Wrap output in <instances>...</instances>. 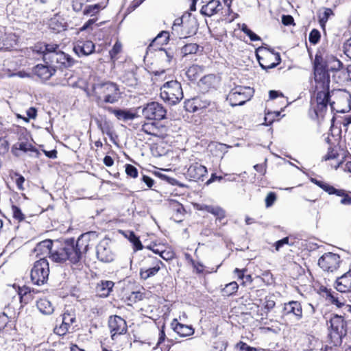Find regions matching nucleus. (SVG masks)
I'll list each match as a JSON object with an SVG mask.
<instances>
[{
	"label": "nucleus",
	"instance_id": "57",
	"mask_svg": "<svg viewBox=\"0 0 351 351\" xmlns=\"http://www.w3.org/2000/svg\"><path fill=\"white\" fill-rule=\"evenodd\" d=\"M280 112H268L265 117V121H268V123H267V125L271 124L274 121V119L271 118V117H272L274 114L276 117H278V116H280Z\"/></svg>",
	"mask_w": 351,
	"mask_h": 351
},
{
	"label": "nucleus",
	"instance_id": "22",
	"mask_svg": "<svg viewBox=\"0 0 351 351\" xmlns=\"http://www.w3.org/2000/svg\"><path fill=\"white\" fill-rule=\"evenodd\" d=\"M171 326L180 337H187L194 333V329L191 326L180 324L176 319L171 322Z\"/></svg>",
	"mask_w": 351,
	"mask_h": 351
},
{
	"label": "nucleus",
	"instance_id": "55",
	"mask_svg": "<svg viewBox=\"0 0 351 351\" xmlns=\"http://www.w3.org/2000/svg\"><path fill=\"white\" fill-rule=\"evenodd\" d=\"M339 196L342 197V199L340 201L341 204H344V205H350L351 204V197L346 193V191L344 190H343V195H339Z\"/></svg>",
	"mask_w": 351,
	"mask_h": 351
},
{
	"label": "nucleus",
	"instance_id": "36",
	"mask_svg": "<svg viewBox=\"0 0 351 351\" xmlns=\"http://www.w3.org/2000/svg\"><path fill=\"white\" fill-rule=\"evenodd\" d=\"M141 130L147 134L156 136L158 128L155 123H145L142 125Z\"/></svg>",
	"mask_w": 351,
	"mask_h": 351
},
{
	"label": "nucleus",
	"instance_id": "54",
	"mask_svg": "<svg viewBox=\"0 0 351 351\" xmlns=\"http://www.w3.org/2000/svg\"><path fill=\"white\" fill-rule=\"evenodd\" d=\"M8 150V143L4 138H0V154H3Z\"/></svg>",
	"mask_w": 351,
	"mask_h": 351
},
{
	"label": "nucleus",
	"instance_id": "37",
	"mask_svg": "<svg viewBox=\"0 0 351 351\" xmlns=\"http://www.w3.org/2000/svg\"><path fill=\"white\" fill-rule=\"evenodd\" d=\"M320 188L324 191L327 192L328 194H335L336 195H343V190L342 189H336L332 186L329 185L328 184L322 182L320 186Z\"/></svg>",
	"mask_w": 351,
	"mask_h": 351
},
{
	"label": "nucleus",
	"instance_id": "51",
	"mask_svg": "<svg viewBox=\"0 0 351 351\" xmlns=\"http://www.w3.org/2000/svg\"><path fill=\"white\" fill-rule=\"evenodd\" d=\"M174 253L170 250L164 249L160 257L165 261H170L174 258Z\"/></svg>",
	"mask_w": 351,
	"mask_h": 351
},
{
	"label": "nucleus",
	"instance_id": "3",
	"mask_svg": "<svg viewBox=\"0 0 351 351\" xmlns=\"http://www.w3.org/2000/svg\"><path fill=\"white\" fill-rule=\"evenodd\" d=\"M314 79L317 91L315 112L319 116L326 111L328 102L330 77L328 71L317 69L314 71Z\"/></svg>",
	"mask_w": 351,
	"mask_h": 351
},
{
	"label": "nucleus",
	"instance_id": "20",
	"mask_svg": "<svg viewBox=\"0 0 351 351\" xmlns=\"http://www.w3.org/2000/svg\"><path fill=\"white\" fill-rule=\"evenodd\" d=\"M107 110L113 114L118 120L127 122L136 118L138 116L136 113L130 110L115 109L112 107H108Z\"/></svg>",
	"mask_w": 351,
	"mask_h": 351
},
{
	"label": "nucleus",
	"instance_id": "13",
	"mask_svg": "<svg viewBox=\"0 0 351 351\" xmlns=\"http://www.w3.org/2000/svg\"><path fill=\"white\" fill-rule=\"evenodd\" d=\"M108 327L111 333L112 340L115 339L117 335L124 334L127 331L125 321L120 316H110L108 320Z\"/></svg>",
	"mask_w": 351,
	"mask_h": 351
},
{
	"label": "nucleus",
	"instance_id": "14",
	"mask_svg": "<svg viewBox=\"0 0 351 351\" xmlns=\"http://www.w3.org/2000/svg\"><path fill=\"white\" fill-rule=\"evenodd\" d=\"M283 317H291L296 321H299L302 317V308L301 304L298 301H290L285 303L282 310Z\"/></svg>",
	"mask_w": 351,
	"mask_h": 351
},
{
	"label": "nucleus",
	"instance_id": "38",
	"mask_svg": "<svg viewBox=\"0 0 351 351\" xmlns=\"http://www.w3.org/2000/svg\"><path fill=\"white\" fill-rule=\"evenodd\" d=\"M216 216L217 219H222L226 217V213L223 209L219 206H215L210 205L208 212Z\"/></svg>",
	"mask_w": 351,
	"mask_h": 351
},
{
	"label": "nucleus",
	"instance_id": "5",
	"mask_svg": "<svg viewBox=\"0 0 351 351\" xmlns=\"http://www.w3.org/2000/svg\"><path fill=\"white\" fill-rule=\"evenodd\" d=\"M328 104L337 112H347L351 109V95L344 90H333L329 94Z\"/></svg>",
	"mask_w": 351,
	"mask_h": 351
},
{
	"label": "nucleus",
	"instance_id": "26",
	"mask_svg": "<svg viewBox=\"0 0 351 351\" xmlns=\"http://www.w3.org/2000/svg\"><path fill=\"white\" fill-rule=\"evenodd\" d=\"M36 306L40 312L45 315H51L54 310L51 302L46 298L38 300Z\"/></svg>",
	"mask_w": 351,
	"mask_h": 351
},
{
	"label": "nucleus",
	"instance_id": "16",
	"mask_svg": "<svg viewBox=\"0 0 351 351\" xmlns=\"http://www.w3.org/2000/svg\"><path fill=\"white\" fill-rule=\"evenodd\" d=\"M95 44L90 40H77L73 47V51L79 57L88 56L95 51Z\"/></svg>",
	"mask_w": 351,
	"mask_h": 351
},
{
	"label": "nucleus",
	"instance_id": "28",
	"mask_svg": "<svg viewBox=\"0 0 351 351\" xmlns=\"http://www.w3.org/2000/svg\"><path fill=\"white\" fill-rule=\"evenodd\" d=\"M14 148L24 152H32L38 154L37 149L32 146V143L23 139H20L17 143H16L14 145Z\"/></svg>",
	"mask_w": 351,
	"mask_h": 351
},
{
	"label": "nucleus",
	"instance_id": "62",
	"mask_svg": "<svg viewBox=\"0 0 351 351\" xmlns=\"http://www.w3.org/2000/svg\"><path fill=\"white\" fill-rule=\"evenodd\" d=\"M275 304L276 303L273 300L266 299L264 306L267 311H270L275 306Z\"/></svg>",
	"mask_w": 351,
	"mask_h": 351
},
{
	"label": "nucleus",
	"instance_id": "50",
	"mask_svg": "<svg viewBox=\"0 0 351 351\" xmlns=\"http://www.w3.org/2000/svg\"><path fill=\"white\" fill-rule=\"evenodd\" d=\"M73 9L75 12H80L85 3V0H71Z\"/></svg>",
	"mask_w": 351,
	"mask_h": 351
},
{
	"label": "nucleus",
	"instance_id": "34",
	"mask_svg": "<svg viewBox=\"0 0 351 351\" xmlns=\"http://www.w3.org/2000/svg\"><path fill=\"white\" fill-rule=\"evenodd\" d=\"M338 295L339 294L337 293H332L330 291L328 292L326 294L327 299L332 304H335L337 307L340 308L345 304V301L343 299H340Z\"/></svg>",
	"mask_w": 351,
	"mask_h": 351
},
{
	"label": "nucleus",
	"instance_id": "52",
	"mask_svg": "<svg viewBox=\"0 0 351 351\" xmlns=\"http://www.w3.org/2000/svg\"><path fill=\"white\" fill-rule=\"evenodd\" d=\"M70 330L71 329L62 324L58 328H55V332L57 335L62 336L65 335L67 332H69Z\"/></svg>",
	"mask_w": 351,
	"mask_h": 351
},
{
	"label": "nucleus",
	"instance_id": "4",
	"mask_svg": "<svg viewBox=\"0 0 351 351\" xmlns=\"http://www.w3.org/2000/svg\"><path fill=\"white\" fill-rule=\"evenodd\" d=\"M93 92V97L99 106L104 104L117 103L121 98L118 85L111 82L95 84Z\"/></svg>",
	"mask_w": 351,
	"mask_h": 351
},
{
	"label": "nucleus",
	"instance_id": "42",
	"mask_svg": "<svg viewBox=\"0 0 351 351\" xmlns=\"http://www.w3.org/2000/svg\"><path fill=\"white\" fill-rule=\"evenodd\" d=\"M13 217L19 221H22L25 219V215L22 213L20 208L15 205L11 207Z\"/></svg>",
	"mask_w": 351,
	"mask_h": 351
},
{
	"label": "nucleus",
	"instance_id": "43",
	"mask_svg": "<svg viewBox=\"0 0 351 351\" xmlns=\"http://www.w3.org/2000/svg\"><path fill=\"white\" fill-rule=\"evenodd\" d=\"M320 37V32L317 29H313L309 34L308 40L311 43L315 45L319 41Z\"/></svg>",
	"mask_w": 351,
	"mask_h": 351
},
{
	"label": "nucleus",
	"instance_id": "17",
	"mask_svg": "<svg viewBox=\"0 0 351 351\" xmlns=\"http://www.w3.org/2000/svg\"><path fill=\"white\" fill-rule=\"evenodd\" d=\"M56 69L53 66L38 64L33 68V73L43 81L48 80L56 73Z\"/></svg>",
	"mask_w": 351,
	"mask_h": 351
},
{
	"label": "nucleus",
	"instance_id": "25",
	"mask_svg": "<svg viewBox=\"0 0 351 351\" xmlns=\"http://www.w3.org/2000/svg\"><path fill=\"white\" fill-rule=\"evenodd\" d=\"M333 15L334 12L330 8H323L322 10H319L317 13L319 23L324 30L325 29L326 24L329 18Z\"/></svg>",
	"mask_w": 351,
	"mask_h": 351
},
{
	"label": "nucleus",
	"instance_id": "47",
	"mask_svg": "<svg viewBox=\"0 0 351 351\" xmlns=\"http://www.w3.org/2000/svg\"><path fill=\"white\" fill-rule=\"evenodd\" d=\"M339 157L337 151L332 148H329L328 153L323 157L324 160H335Z\"/></svg>",
	"mask_w": 351,
	"mask_h": 351
},
{
	"label": "nucleus",
	"instance_id": "58",
	"mask_svg": "<svg viewBox=\"0 0 351 351\" xmlns=\"http://www.w3.org/2000/svg\"><path fill=\"white\" fill-rule=\"evenodd\" d=\"M344 52L351 59V38L344 44Z\"/></svg>",
	"mask_w": 351,
	"mask_h": 351
},
{
	"label": "nucleus",
	"instance_id": "7",
	"mask_svg": "<svg viewBox=\"0 0 351 351\" xmlns=\"http://www.w3.org/2000/svg\"><path fill=\"white\" fill-rule=\"evenodd\" d=\"M160 97L170 105H175L183 98L181 84L176 80H171L163 84L160 88Z\"/></svg>",
	"mask_w": 351,
	"mask_h": 351
},
{
	"label": "nucleus",
	"instance_id": "41",
	"mask_svg": "<svg viewBox=\"0 0 351 351\" xmlns=\"http://www.w3.org/2000/svg\"><path fill=\"white\" fill-rule=\"evenodd\" d=\"M317 69H326V60L324 61L321 55L316 54L314 60V71Z\"/></svg>",
	"mask_w": 351,
	"mask_h": 351
},
{
	"label": "nucleus",
	"instance_id": "60",
	"mask_svg": "<svg viewBox=\"0 0 351 351\" xmlns=\"http://www.w3.org/2000/svg\"><path fill=\"white\" fill-rule=\"evenodd\" d=\"M282 22L285 25H289L293 23V18L290 15H283Z\"/></svg>",
	"mask_w": 351,
	"mask_h": 351
},
{
	"label": "nucleus",
	"instance_id": "2",
	"mask_svg": "<svg viewBox=\"0 0 351 351\" xmlns=\"http://www.w3.org/2000/svg\"><path fill=\"white\" fill-rule=\"evenodd\" d=\"M33 51L43 56V60L47 64L54 67L55 64L66 68L72 66L75 60L69 55L59 49V45L50 43H38L33 47Z\"/></svg>",
	"mask_w": 351,
	"mask_h": 351
},
{
	"label": "nucleus",
	"instance_id": "21",
	"mask_svg": "<svg viewBox=\"0 0 351 351\" xmlns=\"http://www.w3.org/2000/svg\"><path fill=\"white\" fill-rule=\"evenodd\" d=\"M222 9V5L219 0H210L207 4L203 5L200 10L202 14L212 16Z\"/></svg>",
	"mask_w": 351,
	"mask_h": 351
},
{
	"label": "nucleus",
	"instance_id": "8",
	"mask_svg": "<svg viewBox=\"0 0 351 351\" xmlns=\"http://www.w3.org/2000/svg\"><path fill=\"white\" fill-rule=\"evenodd\" d=\"M254 90L249 86H237L228 95L227 100L232 106L243 105L253 96Z\"/></svg>",
	"mask_w": 351,
	"mask_h": 351
},
{
	"label": "nucleus",
	"instance_id": "30",
	"mask_svg": "<svg viewBox=\"0 0 351 351\" xmlns=\"http://www.w3.org/2000/svg\"><path fill=\"white\" fill-rule=\"evenodd\" d=\"M202 71L203 66L193 64L189 67L186 72V75L190 80H195L200 75Z\"/></svg>",
	"mask_w": 351,
	"mask_h": 351
},
{
	"label": "nucleus",
	"instance_id": "44",
	"mask_svg": "<svg viewBox=\"0 0 351 351\" xmlns=\"http://www.w3.org/2000/svg\"><path fill=\"white\" fill-rule=\"evenodd\" d=\"M122 45L120 42L117 41L109 53L111 59H114L116 56L121 51Z\"/></svg>",
	"mask_w": 351,
	"mask_h": 351
},
{
	"label": "nucleus",
	"instance_id": "11",
	"mask_svg": "<svg viewBox=\"0 0 351 351\" xmlns=\"http://www.w3.org/2000/svg\"><path fill=\"white\" fill-rule=\"evenodd\" d=\"M340 256L332 252L324 254L318 260V265L324 271L333 272L336 271L340 265Z\"/></svg>",
	"mask_w": 351,
	"mask_h": 351
},
{
	"label": "nucleus",
	"instance_id": "12",
	"mask_svg": "<svg viewBox=\"0 0 351 351\" xmlns=\"http://www.w3.org/2000/svg\"><path fill=\"white\" fill-rule=\"evenodd\" d=\"M96 254L98 260L104 263L112 262L114 258V254L110 246V241L104 239L97 245Z\"/></svg>",
	"mask_w": 351,
	"mask_h": 351
},
{
	"label": "nucleus",
	"instance_id": "39",
	"mask_svg": "<svg viewBox=\"0 0 351 351\" xmlns=\"http://www.w3.org/2000/svg\"><path fill=\"white\" fill-rule=\"evenodd\" d=\"M171 207L176 212V217L178 219L176 220L178 221H182L180 217L184 215V208L183 206L177 202H173L171 203Z\"/></svg>",
	"mask_w": 351,
	"mask_h": 351
},
{
	"label": "nucleus",
	"instance_id": "63",
	"mask_svg": "<svg viewBox=\"0 0 351 351\" xmlns=\"http://www.w3.org/2000/svg\"><path fill=\"white\" fill-rule=\"evenodd\" d=\"M254 169L257 171L264 175L266 171L265 164H257L254 166Z\"/></svg>",
	"mask_w": 351,
	"mask_h": 351
},
{
	"label": "nucleus",
	"instance_id": "18",
	"mask_svg": "<svg viewBox=\"0 0 351 351\" xmlns=\"http://www.w3.org/2000/svg\"><path fill=\"white\" fill-rule=\"evenodd\" d=\"M207 173L206 167L198 162L193 163L188 168L186 175L191 180H201Z\"/></svg>",
	"mask_w": 351,
	"mask_h": 351
},
{
	"label": "nucleus",
	"instance_id": "29",
	"mask_svg": "<svg viewBox=\"0 0 351 351\" xmlns=\"http://www.w3.org/2000/svg\"><path fill=\"white\" fill-rule=\"evenodd\" d=\"M188 19L184 23V29L186 34H194L197 29V21L195 18H192L190 14L188 15Z\"/></svg>",
	"mask_w": 351,
	"mask_h": 351
},
{
	"label": "nucleus",
	"instance_id": "24",
	"mask_svg": "<svg viewBox=\"0 0 351 351\" xmlns=\"http://www.w3.org/2000/svg\"><path fill=\"white\" fill-rule=\"evenodd\" d=\"M76 322L75 312L73 309H66L62 315V324L71 328L74 329L73 324Z\"/></svg>",
	"mask_w": 351,
	"mask_h": 351
},
{
	"label": "nucleus",
	"instance_id": "32",
	"mask_svg": "<svg viewBox=\"0 0 351 351\" xmlns=\"http://www.w3.org/2000/svg\"><path fill=\"white\" fill-rule=\"evenodd\" d=\"M128 238L129 241L133 244L135 250H142L143 246L139 240V238L135 235L134 232L128 231L125 235Z\"/></svg>",
	"mask_w": 351,
	"mask_h": 351
},
{
	"label": "nucleus",
	"instance_id": "49",
	"mask_svg": "<svg viewBox=\"0 0 351 351\" xmlns=\"http://www.w3.org/2000/svg\"><path fill=\"white\" fill-rule=\"evenodd\" d=\"M239 351H258L256 348L248 346L247 343L240 341L237 344Z\"/></svg>",
	"mask_w": 351,
	"mask_h": 351
},
{
	"label": "nucleus",
	"instance_id": "40",
	"mask_svg": "<svg viewBox=\"0 0 351 351\" xmlns=\"http://www.w3.org/2000/svg\"><path fill=\"white\" fill-rule=\"evenodd\" d=\"M100 8L99 4L90 5L86 7L83 13L84 15L93 16L99 12Z\"/></svg>",
	"mask_w": 351,
	"mask_h": 351
},
{
	"label": "nucleus",
	"instance_id": "15",
	"mask_svg": "<svg viewBox=\"0 0 351 351\" xmlns=\"http://www.w3.org/2000/svg\"><path fill=\"white\" fill-rule=\"evenodd\" d=\"M153 265L152 267L149 268H141L140 270V276L143 280L155 276L160 269V265H163V263L159 259L148 256L146 261Z\"/></svg>",
	"mask_w": 351,
	"mask_h": 351
},
{
	"label": "nucleus",
	"instance_id": "10",
	"mask_svg": "<svg viewBox=\"0 0 351 351\" xmlns=\"http://www.w3.org/2000/svg\"><path fill=\"white\" fill-rule=\"evenodd\" d=\"M142 114L147 119L160 121L166 117L167 110L162 104L153 101L143 108Z\"/></svg>",
	"mask_w": 351,
	"mask_h": 351
},
{
	"label": "nucleus",
	"instance_id": "59",
	"mask_svg": "<svg viewBox=\"0 0 351 351\" xmlns=\"http://www.w3.org/2000/svg\"><path fill=\"white\" fill-rule=\"evenodd\" d=\"M26 114L29 119H34L37 115V110L35 108L31 107L26 111Z\"/></svg>",
	"mask_w": 351,
	"mask_h": 351
},
{
	"label": "nucleus",
	"instance_id": "33",
	"mask_svg": "<svg viewBox=\"0 0 351 351\" xmlns=\"http://www.w3.org/2000/svg\"><path fill=\"white\" fill-rule=\"evenodd\" d=\"M199 49V45L195 43L186 44L181 48V54L183 57L189 54H195Z\"/></svg>",
	"mask_w": 351,
	"mask_h": 351
},
{
	"label": "nucleus",
	"instance_id": "31",
	"mask_svg": "<svg viewBox=\"0 0 351 351\" xmlns=\"http://www.w3.org/2000/svg\"><path fill=\"white\" fill-rule=\"evenodd\" d=\"M158 56L162 61H165L167 63H170L173 58L174 52L171 49H169L167 50L165 49H160V50L158 52Z\"/></svg>",
	"mask_w": 351,
	"mask_h": 351
},
{
	"label": "nucleus",
	"instance_id": "35",
	"mask_svg": "<svg viewBox=\"0 0 351 351\" xmlns=\"http://www.w3.org/2000/svg\"><path fill=\"white\" fill-rule=\"evenodd\" d=\"M238 288L239 286L236 282H231L227 284L222 289V293L226 296L231 295L237 291Z\"/></svg>",
	"mask_w": 351,
	"mask_h": 351
},
{
	"label": "nucleus",
	"instance_id": "46",
	"mask_svg": "<svg viewBox=\"0 0 351 351\" xmlns=\"http://www.w3.org/2000/svg\"><path fill=\"white\" fill-rule=\"evenodd\" d=\"M143 295L140 291H133L129 295L128 300L131 302H136L143 299Z\"/></svg>",
	"mask_w": 351,
	"mask_h": 351
},
{
	"label": "nucleus",
	"instance_id": "45",
	"mask_svg": "<svg viewBox=\"0 0 351 351\" xmlns=\"http://www.w3.org/2000/svg\"><path fill=\"white\" fill-rule=\"evenodd\" d=\"M125 173L128 176L132 177V178H136L138 176V170L137 169L130 164H127L125 165Z\"/></svg>",
	"mask_w": 351,
	"mask_h": 351
},
{
	"label": "nucleus",
	"instance_id": "6",
	"mask_svg": "<svg viewBox=\"0 0 351 351\" xmlns=\"http://www.w3.org/2000/svg\"><path fill=\"white\" fill-rule=\"evenodd\" d=\"M328 328L329 337L333 346H340L343 337L347 334V326L344 318L338 315H333L329 320Z\"/></svg>",
	"mask_w": 351,
	"mask_h": 351
},
{
	"label": "nucleus",
	"instance_id": "27",
	"mask_svg": "<svg viewBox=\"0 0 351 351\" xmlns=\"http://www.w3.org/2000/svg\"><path fill=\"white\" fill-rule=\"evenodd\" d=\"M343 63L333 56H327L326 70L338 71L343 68Z\"/></svg>",
	"mask_w": 351,
	"mask_h": 351
},
{
	"label": "nucleus",
	"instance_id": "61",
	"mask_svg": "<svg viewBox=\"0 0 351 351\" xmlns=\"http://www.w3.org/2000/svg\"><path fill=\"white\" fill-rule=\"evenodd\" d=\"M142 181L147 185V187L151 188L154 184V180L147 176H143Z\"/></svg>",
	"mask_w": 351,
	"mask_h": 351
},
{
	"label": "nucleus",
	"instance_id": "56",
	"mask_svg": "<svg viewBox=\"0 0 351 351\" xmlns=\"http://www.w3.org/2000/svg\"><path fill=\"white\" fill-rule=\"evenodd\" d=\"M8 321V317L4 313L0 315V330L6 326Z\"/></svg>",
	"mask_w": 351,
	"mask_h": 351
},
{
	"label": "nucleus",
	"instance_id": "48",
	"mask_svg": "<svg viewBox=\"0 0 351 351\" xmlns=\"http://www.w3.org/2000/svg\"><path fill=\"white\" fill-rule=\"evenodd\" d=\"M276 199V195L274 193L270 192L265 198V206L267 208L271 206Z\"/></svg>",
	"mask_w": 351,
	"mask_h": 351
},
{
	"label": "nucleus",
	"instance_id": "23",
	"mask_svg": "<svg viewBox=\"0 0 351 351\" xmlns=\"http://www.w3.org/2000/svg\"><path fill=\"white\" fill-rule=\"evenodd\" d=\"M114 282L112 281L106 280L101 281L97 286V293L99 297L106 298L109 295L112 288Z\"/></svg>",
	"mask_w": 351,
	"mask_h": 351
},
{
	"label": "nucleus",
	"instance_id": "19",
	"mask_svg": "<svg viewBox=\"0 0 351 351\" xmlns=\"http://www.w3.org/2000/svg\"><path fill=\"white\" fill-rule=\"evenodd\" d=\"M336 289L341 293L351 291V271L337 278L336 280Z\"/></svg>",
	"mask_w": 351,
	"mask_h": 351
},
{
	"label": "nucleus",
	"instance_id": "53",
	"mask_svg": "<svg viewBox=\"0 0 351 351\" xmlns=\"http://www.w3.org/2000/svg\"><path fill=\"white\" fill-rule=\"evenodd\" d=\"M147 248H148L149 250H152L154 253L156 254H159L160 256H161L162 254V252L163 251V248L164 247L163 246H160V245H157L156 244L153 245H149L147 247Z\"/></svg>",
	"mask_w": 351,
	"mask_h": 351
},
{
	"label": "nucleus",
	"instance_id": "64",
	"mask_svg": "<svg viewBox=\"0 0 351 351\" xmlns=\"http://www.w3.org/2000/svg\"><path fill=\"white\" fill-rule=\"evenodd\" d=\"M246 35H247L250 38V39L252 41H258L261 40L260 36L256 35L255 33H254L251 29H250L247 33Z\"/></svg>",
	"mask_w": 351,
	"mask_h": 351
},
{
	"label": "nucleus",
	"instance_id": "9",
	"mask_svg": "<svg viewBox=\"0 0 351 351\" xmlns=\"http://www.w3.org/2000/svg\"><path fill=\"white\" fill-rule=\"evenodd\" d=\"M49 274V263L45 258L35 262L31 270V280L36 285H42L48 280Z\"/></svg>",
	"mask_w": 351,
	"mask_h": 351
},
{
	"label": "nucleus",
	"instance_id": "1",
	"mask_svg": "<svg viewBox=\"0 0 351 351\" xmlns=\"http://www.w3.org/2000/svg\"><path fill=\"white\" fill-rule=\"evenodd\" d=\"M90 236V232L83 234L76 241L73 238L64 241L46 239L38 243L34 252L36 256L49 254L51 260L56 263H62L68 261L74 269H81L83 255L89 249Z\"/></svg>",
	"mask_w": 351,
	"mask_h": 351
}]
</instances>
